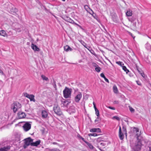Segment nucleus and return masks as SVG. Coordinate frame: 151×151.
<instances>
[{"instance_id":"obj_24","label":"nucleus","mask_w":151,"mask_h":151,"mask_svg":"<svg viewBox=\"0 0 151 151\" xmlns=\"http://www.w3.org/2000/svg\"><path fill=\"white\" fill-rule=\"evenodd\" d=\"M100 76L101 77L104 78V80L105 81L108 82V83H109V80L108 79H107L105 76H104V74L103 73H101V74H100Z\"/></svg>"},{"instance_id":"obj_52","label":"nucleus","mask_w":151,"mask_h":151,"mask_svg":"<svg viewBox=\"0 0 151 151\" xmlns=\"http://www.w3.org/2000/svg\"><path fill=\"white\" fill-rule=\"evenodd\" d=\"M141 75V76L144 78H145V74L143 72H142V73H140Z\"/></svg>"},{"instance_id":"obj_49","label":"nucleus","mask_w":151,"mask_h":151,"mask_svg":"<svg viewBox=\"0 0 151 151\" xmlns=\"http://www.w3.org/2000/svg\"><path fill=\"white\" fill-rule=\"evenodd\" d=\"M108 108H109L110 109H112V110H114L115 109V108H114V107H111V106H108V107H107Z\"/></svg>"},{"instance_id":"obj_10","label":"nucleus","mask_w":151,"mask_h":151,"mask_svg":"<svg viewBox=\"0 0 151 151\" xmlns=\"http://www.w3.org/2000/svg\"><path fill=\"white\" fill-rule=\"evenodd\" d=\"M26 116V115L25 113L19 111L18 113V117L19 119L24 118Z\"/></svg>"},{"instance_id":"obj_43","label":"nucleus","mask_w":151,"mask_h":151,"mask_svg":"<svg viewBox=\"0 0 151 151\" xmlns=\"http://www.w3.org/2000/svg\"><path fill=\"white\" fill-rule=\"evenodd\" d=\"M53 83H52V85L53 86L54 88H56V84L55 81L54 80H53Z\"/></svg>"},{"instance_id":"obj_7","label":"nucleus","mask_w":151,"mask_h":151,"mask_svg":"<svg viewBox=\"0 0 151 151\" xmlns=\"http://www.w3.org/2000/svg\"><path fill=\"white\" fill-rule=\"evenodd\" d=\"M82 97V93L80 92H78V94L75 97L74 100L77 103H79Z\"/></svg>"},{"instance_id":"obj_50","label":"nucleus","mask_w":151,"mask_h":151,"mask_svg":"<svg viewBox=\"0 0 151 151\" xmlns=\"http://www.w3.org/2000/svg\"><path fill=\"white\" fill-rule=\"evenodd\" d=\"M97 147L101 151H105L104 150H102L101 147L99 146H97Z\"/></svg>"},{"instance_id":"obj_2","label":"nucleus","mask_w":151,"mask_h":151,"mask_svg":"<svg viewBox=\"0 0 151 151\" xmlns=\"http://www.w3.org/2000/svg\"><path fill=\"white\" fill-rule=\"evenodd\" d=\"M22 107V105L19 102H14L13 104L11 105V109L13 110L14 113L16 112Z\"/></svg>"},{"instance_id":"obj_28","label":"nucleus","mask_w":151,"mask_h":151,"mask_svg":"<svg viewBox=\"0 0 151 151\" xmlns=\"http://www.w3.org/2000/svg\"><path fill=\"white\" fill-rule=\"evenodd\" d=\"M0 35L5 37L6 35V33L5 31L4 30L0 31Z\"/></svg>"},{"instance_id":"obj_30","label":"nucleus","mask_w":151,"mask_h":151,"mask_svg":"<svg viewBox=\"0 0 151 151\" xmlns=\"http://www.w3.org/2000/svg\"><path fill=\"white\" fill-rule=\"evenodd\" d=\"M122 68L127 73L128 72H129V70L127 69L126 66H122Z\"/></svg>"},{"instance_id":"obj_58","label":"nucleus","mask_w":151,"mask_h":151,"mask_svg":"<svg viewBox=\"0 0 151 151\" xmlns=\"http://www.w3.org/2000/svg\"><path fill=\"white\" fill-rule=\"evenodd\" d=\"M84 8L85 9H88V8H89V7H88V6L87 5H85V6H84Z\"/></svg>"},{"instance_id":"obj_64","label":"nucleus","mask_w":151,"mask_h":151,"mask_svg":"<svg viewBox=\"0 0 151 151\" xmlns=\"http://www.w3.org/2000/svg\"><path fill=\"white\" fill-rule=\"evenodd\" d=\"M149 151H151V145L149 147Z\"/></svg>"},{"instance_id":"obj_54","label":"nucleus","mask_w":151,"mask_h":151,"mask_svg":"<svg viewBox=\"0 0 151 151\" xmlns=\"http://www.w3.org/2000/svg\"><path fill=\"white\" fill-rule=\"evenodd\" d=\"M129 34L133 38H134L135 37L134 36H133V35H132V34L131 33V32H129Z\"/></svg>"},{"instance_id":"obj_31","label":"nucleus","mask_w":151,"mask_h":151,"mask_svg":"<svg viewBox=\"0 0 151 151\" xmlns=\"http://www.w3.org/2000/svg\"><path fill=\"white\" fill-rule=\"evenodd\" d=\"M43 7H44V9L45 11V12L46 13H51L50 12V10L47 9L46 8L45 6H43Z\"/></svg>"},{"instance_id":"obj_63","label":"nucleus","mask_w":151,"mask_h":151,"mask_svg":"<svg viewBox=\"0 0 151 151\" xmlns=\"http://www.w3.org/2000/svg\"><path fill=\"white\" fill-rule=\"evenodd\" d=\"M72 24H74L76 25L77 26L78 25V24L77 23H75L74 22Z\"/></svg>"},{"instance_id":"obj_57","label":"nucleus","mask_w":151,"mask_h":151,"mask_svg":"<svg viewBox=\"0 0 151 151\" xmlns=\"http://www.w3.org/2000/svg\"><path fill=\"white\" fill-rule=\"evenodd\" d=\"M78 26L82 30H84V29L82 27L81 25L78 24Z\"/></svg>"},{"instance_id":"obj_46","label":"nucleus","mask_w":151,"mask_h":151,"mask_svg":"<svg viewBox=\"0 0 151 151\" xmlns=\"http://www.w3.org/2000/svg\"><path fill=\"white\" fill-rule=\"evenodd\" d=\"M92 65L93 66L96 67L97 66H99L97 64H96V63H92Z\"/></svg>"},{"instance_id":"obj_13","label":"nucleus","mask_w":151,"mask_h":151,"mask_svg":"<svg viewBox=\"0 0 151 151\" xmlns=\"http://www.w3.org/2000/svg\"><path fill=\"white\" fill-rule=\"evenodd\" d=\"M10 146H7L0 148V151H8L10 149Z\"/></svg>"},{"instance_id":"obj_36","label":"nucleus","mask_w":151,"mask_h":151,"mask_svg":"<svg viewBox=\"0 0 151 151\" xmlns=\"http://www.w3.org/2000/svg\"><path fill=\"white\" fill-rule=\"evenodd\" d=\"M95 114L98 117L99 116V112L98 109L95 110Z\"/></svg>"},{"instance_id":"obj_33","label":"nucleus","mask_w":151,"mask_h":151,"mask_svg":"<svg viewBox=\"0 0 151 151\" xmlns=\"http://www.w3.org/2000/svg\"><path fill=\"white\" fill-rule=\"evenodd\" d=\"M95 70L96 71L98 72H100L101 70V68L98 66L96 67L95 68Z\"/></svg>"},{"instance_id":"obj_4","label":"nucleus","mask_w":151,"mask_h":151,"mask_svg":"<svg viewBox=\"0 0 151 151\" xmlns=\"http://www.w3.org/2000/svg\"><path fill=\"white\" fill-rule=\"evenodd\" d=\"M55 113L58 115L60 116L62 114V112L60 107L57 104H55L53 108Z\"/></svg>"},{"instance_id":"obj_37","label":"nucleus","mask_w":151,"mask_h":151,"mask_svg":"<svg viewBox=\"0 0 151 151\" xmlns=\"http://www.w3.org/2000/svg\"><path fill=\"white\" fill-rule=\"evenodd\" d=\"M81 43L85 47H86V43L84 42V41L82 40H81L80 41Z\"/></svg>"},{"instance_id":"obj_15","label":"nucleus","mask_w":151,"mask_h":151,"mask_svg":"<svg viewBox=\"0 0 151 151\" xmlns=\"http://www.w3.org/2000/svg\"><path fill=\"white\" fill-rule=\"evenodd\" d=\"M90 132H101V130L99 128H94L91 129L90 130Z\"/></svg>"},{"instance_id":"obj_38","label":"nucleus","mask_w":151,"mask_h":151,"mask_svg":"<svg viewBox=\"0 0 151 151\" xmlns=\"http://www.w3.org/2000/svg\"><path fill=\"white\" fill-rule=\"evenodd\" d=\"M78 137L80 139H81L85 142L86 141L84 139L82 136H81L80 135L78 134Z\"/></svg>"},{"instance_id":"obj_21","label":"nucleus","mask_w":151,"mask_h":151,"mask_svg":"<svg viewBox=\"0 0 151 151\" xmlns=\"http://www.w3.org/2000/svg\"><path fill=\"white\" fill-rule=\"evenodd\" d=\"M68 102V101L64 99L61 101L62 104H63V106H66L67 105H68V104L69 103V102H68L66 104H65L66 103Z\"/></svg>"},{"instance_id":"obj_5","label":"nucleus","mask_w":151,"mask_h":151,"mask_svg":"<svg viewBox=\"0 0 151 151\" xmlns=\"http://www.w3.org/2000/svg\"><path fill=\"white\" fill-rule=\"evenodd\" d=\"M24 142L23 145V147L25 149L29 145H31V144L33 141V140L31 137H29L28 138L24 139Z\"/></svg>"},{"instance_id":"obj_16","label":"nucleus","mask_w":151,"mask_h":151,"mask_svg":"<svg viewBox=\"0 0 151 151\" xmlns=\"http://www.w3.org/2000/svg\"><path fill=\"white\" fill-rule=\"evenodd\" d=\"M64 50L66 52L71 51L73 50V49L68 45L64 46Z\"/></svg>"},{"instance_id":"obj_34","label":"nucleus","mask_w":151,"mask_h":151,"mask_svg":"<svg viewBox=\"0 0 151 151\" xmlns=\"http://www.w3.org/2000/svg\"><path fill=\"white\" fill-rule=\"evenodd\" d=\"M112 119H116V120L118 121H119L120 120V118L119 117L116 116H114L112 118Z\"/></svg>"},{"instance_id":"obj_32","label":"nucleus","mask_w":151,"mask_h":151,"mask_svg":"<svg viewBox=\"0 0 151 151\" xmlns=\"http://www.w3.org/2000/svg\"><path fill=\"white\" fill-rule=\"evenodd\" d=\"M114 91L115 93H117L118 92V89L116 86H114L113 87Z\"/></svg>"},{"instance_id":"obj_27","label":"nucleus","mask_w":151,"mask_h":151,"mask_svg":"<svg viewBox=\"0 0 151 151\" xmlns=\"http://www.w3.org/2000/svg\"><path fill=\"white\" fill-rule=\"evenodd\" d=\"M66 20L71 23L74 22V21L68 17H66Z\"/></svg>"},{"instance_id":"obj_6","label":"nucleus","mask_w":151,"mask_h":151,"mask_svg":"<svg viewBox=\"0 0 151 151\" xmlns=\"http://www.w3.org/2000/svg\"><path fill=\"white\" fill-rule=\"evenodd\" d=\"M132 129L133 132L134 133L136 134V135L137 136V138L141 137L140 136L141 132H139V129L135 127H133Z\"/></svg>"},{"instance_id":"obj_22","label":"nucleus","mask_w":151,"mask_h":151,"mask_svg":"<svg viewBox=\"0 0 151 151\" xmlns=\"http://www.w3.org/2000/svg\"><path fill=\"white\" fill-rule=\"evenodd\" d=\"M85 143L88 145L91 149L93 150V149L94 147L91 143L87 141H86Z\"/></svg>"},{"instance_id":"obj_29","label":"nucleus","mask_w":151,"mask_h":151,"mask_svg":"<svg viewBox=\"0 0 151 151\" xmlns=\"http://www.w3.org/2000/svg\"><path fill=\"white\" fill-rule=\"evenodd\" d=\"M41 77L43 80H45L46 81H48L49 79L47 77L43 75H42L41 76Z\"/></svg>"},{"instance_id":"obj_20","label":"nucleus","mask_w":151,"mask_h":151,"mask_svg":"<svg viewBox=\"0 0 151 151\" xmlns=\"http://www.w3.org/2000/svg\"><path fill=\"white\" fill-rule=\"evenodd\" d=\"M35 96L33 94H31L29 95V97L28 98V99H29L31 101H33L35 102V100L34 98Z\"/></svg>"},{"instance_id":"obj_59","label":"nucleus","mask_w":151,"mask_h":151,"mask_svg":"<svg viewBox=\"0 0 151 151\" xmlns=\"http://www.w3.org/2000/svg\"><path fill=\"white\" fill-rule=\"evenodd\" d=\"M0 73H1L2 75H4V74L3 72L2 71L1 69H0Z\"/></svg>"},{"instance_id":"obj_23","label":"nucleus","mask_w":151,"mask_h":151,"mask_svg":"<svg viewBox=\"0 0 151 151\" xmlns=\"http://www.w3.org/2000/svg\"><path fill=\"white\" fill-rule=\"evenodd\" d=\"M136 18L135 17L132 16L131 18H129L128 20L129 21L132 23L134 22V21L136 19Z\"/></svg>"},{"instance_id":"obj_44","label":"nucleus","mask_w":151,"mask_h":151,"mask_svg":"<svg viewBox=\"0 0 151 151\" xmlns=\"http://www.w3.org/2000/svg\"><path fill=\"white\" fill-rule=\"evenodd\" d=\"M136 82L137 84V85H138L139 86H142V84H141L140 82L139 81H136Z\"/></svg>"},{"instance_id":"obj_41","label":"nucleus","mask_w":151,"mask_h":151,"mask_svg":"<svg viewBox=\"0 0 151 151\" xmlns=\"http://www.w3.org/2000/svg\"><path fill=\"white\" fill-rule=\"evenodd\" d=\"M129 110L132 113H134V109L131 106H129Z\"/></svg>"},{"instance_id":"obj_53","label":"nucleus","mask_w":151,"mask_h":151,"mask_svg":"<svg viewBox=\"0 0 151 151\" xmlns=\"http://www.w3.org/2000/svg\"><path fill=\"white\" fill-rule=\"evenodd\" d=\"M100 144L101 145L103 146H105L106 145V144L104 143H101Z\"/></svg>"},{"instance_id":"obj_19","label":"nucleus","mask_w":151,"mask_h":151,"mask_svg":"<svg viewBox=\"0 0 151 151\" xmlns=\"http://www.w3.org/2000/svg\"><path fill=\"white\" fill-rule=\"evenodd\" d=\"M132 14V11L130 9H128L126 12V15L128 17L131 16Z\"/></svg>"},{"instance_id":"obj_26","label":"nucleus","mask_w":151,"mask_h":151,"mask_svg":"<svg viewBox=\"0 0 151 151\" xmlns=\"http://www.w3.org/2000/svg\"><path fill=\"white\" fill-rule=\"evenodd\" d=\"M122 129L123 131V133L125 135H126V136H127V133L126 127H125L124 126H123L122 127Z\"/></svg>"},{"instance_id":"obj_14","label":"nucleus","mask_w":151,"mask_h":151,"mask_svg":"<svg viewBox=\"0 0 151 151\" xmlns=\"http://www.w3.org/2000/svg\"><path fill=\"white\" fill-rule=\"evenodd\" d=\"M41 141L40 140L36 141L35 142H32V143L31 144V145L32 146H37L39 145H40Z\"/></svg>"},{"instance_id":"obj_40","label":"nucleus","mask_w":151,"mask_h":151,"mask_svg":"<svg viewBox=\"0 0 151 151\" xmlns=\"http://www.w3.org/2000/svg\"><path fill=\"white\" fill-rule=\"evenodd\" d=\"M49 150L50 151H60V150L57 148H54L53 149H50Z\"/></svg>"},{"instance_id":"obj_48","label":"nucleus","mask_w":151,"mask_h":151,"mask_svg":"<svg viewBox=\"0 0 151 151\" xmlns=\"http://www.w3.org/2000/svg\"><path fill=\"white\" fill-rule=\"evenodd\" d=\"M100 120H101V119L99 117H98L97 116V118L95 120V122H98V121H99Z\"/></svg>"},{"instance_id":"obj_9","label":"nucleus","mask_w":151,"mask_h":151,"mask_svg":"<svg viewBox=\"0 0 151 151\" xmlns=\"http://www.w3.org/2000/svg\"><path fill=\"white\" fill-rule=\"evenodd\" d=\"M124 133L122 132L121 127L119 126V139L121 140H123L124 138Z\"/></svg>"},{"instance_id":"obj_47","label":"nucleus","mask_w":151,"mask_h":151,"mask_svg":"<svg viewBox=\"0 0 151 151\" xmlns=\"http://www.w3.org/2000/svg\"><path fill=\"white\" fill-rule=\"evenodd\" d=\"M136 68L137 69V70L138 71V72L140 73H142V70H141V69H139L138 68V67L137 66H136Z\"/></svg>"},{"instance_id":"obj_17","label":"nucleus","mask_w":151,"mask_h":151,"mask_svg":"<svg viewBox=\"0 0 151 151\" xmlns=\"http://www.w3.org/2000/svg\"><path fill=\"white\" fill-rule=\"evenodd\" d=\"M146 49L149 51H151V45L148 42L145 45Z\"/></svg>"},{"instance_id":"obj_35","label":"nucleus","mask_w":151,"mask_h":151,"mask_svg":"<svg viewBox=\"0 0 151 151\" xmlns=\"http://www.w3.org/2000/svg\"><path fill=\"white\" fill-rule=\"evenodd\" d=\"M98 135L96 133H90L88 134V135L89 136H93L94 137H96Z\"/></svg>"},{"instance_id":"obj_61","label":"nucleus","mask_w":151,"mask_h":151,"mask_svg":"<svg viewBox=\"0 0 151 151\" xmlns=\"http://www.w3.org/2000/svg\"><path fill=\"white\" fill-rule=\"evenodd\" d=\"M72 24H74L76 25L77 26L78 25V24L77 23H75L74 22Z\"/></svg>"},{"instance_id":"obj_11","label":"nucleus","mask_w":151,"mask_h":151,"mask_svg":"<svg viewBox=\"0 0 151 151\" xmlns=\"http://www.w3.org/2000/svg\"><path fill=\"white\" fill-rule=\"evenodd\" d=\"M31 47L35 51H36L39 52L40 50V49L38 48L37 45H34L32 42L31 43Z\"/></svg>"},{"instance_id":"obj_39","label":"nucleus","mask_w":151,"mask_h":151,"mask_svg":"<svg viewBox=\"0 0 151 151\" xmlns=\"http://www.w3.org/2000/svg\"><path fill=\"white\" fill-rule=\"evenodd\" d=\"M37 3L38 4L41 6V8L42 9V7H43V6H45V5H43L42 4V3L39 1H38Z\"/></svg>"},{"instance_id":"obj_56","label":"nucleus","mask_w":151,"mask_h":151,"mask_svg":"<svg viewBox=\"0 0 151 151\" xmlns=\"http://www.w3.org/2000/svg\"><path fill=\"white\" fill-rule=\"evenodd\" d=\"M78 26L82 30H84V29L82 27L81 25L78 24Z\"/></svg>"},{"instance_id":"obj_42","label":"nucleus","mask_w":151,"mask_h":151,"mask_svg":"<svg viewBox=\"0 0 151 151\" xmlns=\"http://www.w3.org/2000/svg\"><path fill=\"white\" fill-rule=\"evenodd\" d=\"M116 63H117L119 65L122 66H123L122 65H124V64L123 63H122V62H121L120 61H118L116 62Z\"/></svg>"},{"instance_id":"obj_62","label":"nucleus","mask_w":151,"mask_h":151,"mask_svg":"<svg viewBox=\"0 0 151 151\" xmlns=\"http://www.w3.org/2000/svg\"><path fill=\"white\" fill-rule=\"evenodd\" d=\"M72 24H74L76 25L77 26L78 25V24L77 23H75L74 22Z\"/></svg>"},{"instance_id":"obj_18","label":"nucleus","mask_w":151,"mask_h":151,"mask_svg":"<svg viewBox=\"0 0 151 151\" xmlns=\"http://www.w3.org/2000/svg\"><path fill=\"white\" fill-rule=\"evenodd\" d=\"M89 9L91 10V12H89V13L91 14L94 18L97 19V17L96 15V14L91 9H90V8H89Z\"/></svg>"},{"instance_id":"obj_12","label":"nucleus","mask_w":151,"mask_h":151,"mask_svg":"<svg viewBox=\"0 0 151 151\" xmlns=\"http://www.w3.org/2000/svg\"><path fill=\"white\" fill-rule=\"evenodd\" d=\"M42 115L43 118H47L48 115V112L46 110H42Z\"/></svg>"},{"instance_id":"obj_25","label":"nucleus","mask_w":151,"mask_h":151,"mask_svg":"<svg viewBox=\"0 0 151 151\" xmlns=\"http://www.w3.org/2000/svg\"><path fill=\"white\" fill-rule=\"evenodd\" d=\"M18 9L15 8H12L10 9V11L12 13H16L18 12Z\"/></svg>"},{"instance_id":"obj_60","label":"nucleus","mask_w":151,"mask_h":151,"mask_svg":"<svg viewBox=\"0 0 151 151\" xmlns=\"http://www.w3.org/2000/svg\"><path fill=\"white\" fill-rule=\"evenodd\" d=\"M95 110H96V109H98L96 107V105H94L93 106Z\"/></svg>"},{"instance_id":"obj_3","label":"nucleus","mask_w":151,"mask_h":151,"mask_svg":"<svg viewBox=\"0 0 151 151\" xmlns=\"http://www.w3.org/2000/svg\"><path fill=\"white\" fill-rule=\"evenodd\" d=\"M72 91V90L71 88H69L65 87L63 92L64 98L67 99L70 97Z\"/></svg>"},{"instance_id":"obj_8","label":"nucleus","mask_w":151,"mask_h":151,"mask_svg":"<svg viewBox=\"0 0 151 151\" xmlns=\"http://www.w3.org/2000/svg\"><path fill=\"white\" fill-rule=\"evenodd\" d=\"M23 127L24 130L25 131L27 132L30 129L31 127V125L28 122H27L23 126Z\"/></svg>"},{"instance_id":"obj_51","label":"nucleus","mask_w":151,"mask_h":151,"mask_svg":"<svg viewBox=\"0 0 151 151\" xmlns=\"http://www.w3.org/2000/svg\"><path fill=\"white\" fill-rule=\"evenodd\" d=\"M90 52L93 55H96L95 52L93 50H91Z\"/></svg>"},{"instance_id":"obj_45","label":"nucleus","mask_w":151,"mask_h":151,"mask_svg":"<svg viewBox=\"0 0 151 151\" xmlns=\"http://www.w3.org/2000/svg\"><path fill=\"white\" fill-rule=\"evenodd\" d=\"M29 95H30L28 94L27 93H24V96L27 98H29Z\"/></svg>"},{"instance_id":"obj_55","label":"nucleus","mask_w":151,"mask_h":151,"mask_svg":"<svg viewBox=\"0 0 151 151\" xmlns=\"http://www.w3.org/2000/svg\"><path fill=\"white\" fill-rule=\"evenodd\" d=\"M78 26L82 30H84V29L82 27L81 25L78 24Z\"/></svg>"},{"instance_id":"obj_1","label":"nucleus","mask_w":151,"mask_h":151,"mask_svg":"<svg viewBox=\"0 0 151 151\" xmlns=\"http://www.w3.org/2000/svg\"><path fill=\"white\" fill-rule=\"evenodd\" d=\"M142 139L141 137L137 138V140L134 143L130 144V147L133 151H139L141 150L142 145Z\"/></svg>"}]
</instances>
